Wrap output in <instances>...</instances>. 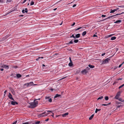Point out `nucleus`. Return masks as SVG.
<instances>
[{
	"mask_svg": "<svg viewBox=\"0 0 124 124\" xmlns=\"http://www.w3.org/2000/svg\"><path fill=\"white\" fill-rule=\"evenodd\" d=\"M82 28V27H79V28H77V29H75V30L76 31H77V30H79V29H81Z\"/></svg>",
	"mask_w": 124,
	"mask_h": 124,
	"instance_id": "2f4dec72",
	"label": "nucleus"
},
{
	"mask_svg": "<svg viewBox=\"0 0 124 124\" xmlns=\"http://www.w3.org/2000/svg\"><path fill=\"white\" fill-rule=\"evenodd\" d=\"M124 86H120L119 87V88L120 89L122 87Z\"/></svg>",
	"mask_w": 124,
	"mask_h": 124,
	"instance_id": "3c124183",
	"label": "nucleus"
},
{
	"mask_svg": "<svg viewBox=\"0 0 124 124\" xmlns=\"http://www.w3.org/2000/svg\"><path fill=\"white\" fill-rule=\"evenodd\" d=\"M120 95V94H119V93H117L115 97V99H118V98Z\"/></svg>",
	"mask_w": 124,
	"mask_h": 124,
	"instance_id": "9d476101",
	"label": "nucleus"
},
{
	"mask_svg": "<svg viewBox=\"0 0 124 124\" xmlns=\"http://www.w3.org/2000/svg\"><path fill=\"white\" fill-rule=\"evenodd\" d=\"M72 40H71V41H70V42H69V43H67V45H68L69 44H72L73 43V42L72 41Z\"/></svg>",
	"mask_w": 124,
	"mask_h": 124,
	"instance_id": "473e14b6",
	"label": "nucleus"
},
{
	"mask_svg": "<svg viewBox=\"0 0 124 124\" xmlns=\"http://www.w3.org/2000/svg\"><path fill=\"white\" fill-rule=\"evenodd\" d=\"M116 103L118 104H120L122 103L119 102H117Z\"/></svg>",
	"mask_w": 124,
	"mask_h": 124,
	"instance_id": "4c0bfd02",
	"label": "nucleus"
},
{
	"mask_svg": "<svg viewBox=\"0 0 124 124\" xmlns=\"http://www.w3.org/2000/svg\"><path fill=\"white\" fill-rule=\"evenodd\" d=\"M76 6V4H74V5L73 6V7H75Z\"/></svg>",
	"mask_w": 124,
	"mask_h": 124,
	"instance_id": "680f3d73",
	"label": "nucleus"
},
{
	"mask_svg": "<svg viewBox=\"0 0 124 124\" xmlns=\"http://www.w3.org/2000/svg\"><path fill=\"white\" fill-rule=\"evenodd\" d=\"M12 67V68H17L18 67L17 66H13V67Z\"/></svg>",
	"mask_w": 124,
	"mask_h": 124,
	"instance_id": "09e8293b",
	"label": "nucleus"
},
{
	"mask_svg": "<svg viewBox=\"0 0 124 124\" xmlns=\"http://www.w3.org/2000/svg\"><path fill=\"white\" fill-rule=\"evenodd\" d=\"M116 11V9H114L113 10H112L111 9H110V13H113L115 12Z\"/></svg>",
	"mask_w": 124,
	"mask_h": 124,
	"instance_id": "2eb2a0df",
	"label": "nucleus"
},
{
	"mask_svg": "<svg viewBox=\"0 0 124 124\" xmlns=\"http://www.w3.org/2000/svg\"><path fill=\"white\" fill-rule=\"evenodd\" d=\"M88 66L89 67L91 68H93L94 67V66L91 65V64H89Z\"/></svg>",
	"mask_w": 124,
	"mask_h": 124,
	"instance_id": "a211bd4d",
	"label": "nucleus"
},
{
	"mask_svg": "<svg viewBox=\"0 0 124 124\" xmlns=\"http://www.w3.org/2000/svg\"><path fill=\"white\" fill-rule=\"evenodd\" d=\"M88 72V71L86 69H84L81 71V73L83 74H86Z\"/></svg>",
	"mask_w": 124,
	"mask_h": 124,
	"instance_id": "0eeeda50",
	"label": "nucleus"
},
{
	"mask_svg": "<svg viewBox=\"0 0 124 124\" xmlns=\"http://www.w3.org/2000/svg\"><path fill=\"white\" fill-rule=\"evenodd\" d=\"M11 104L12 105H14L16 104L17 105L18 104V103L16 101H12L11 102Z\"/></svg>",
	"mask_w": 124,
	"mask_h": 124,
	"instance_id": "f8f14e48",
	"label": "nucleus"
},
{
	"mask_svg": "<svg viewBox=\"0 0 124 124\" xmlns=\"http://www.w3.org/2000/svg\"><path fill=\"white\" fill-rule=\"evenodd\" d=\"M118 100L120 101L123 102H124V100H123L121 98H118Z\"/></svg>",
	"mask_w": 124,
	"mask_h": 124,
	"instance_id": "6ab92c4d",
	"label": "nucleus"
},
{
	"mask_svg": "<svg viewBox=\"0 0 124 124\" xmlns=\"http://www.w3.org/2000/svg\"><path fill=\"white\" fill-rule=\"evenodd\" d=\"M48 114V113H46V111H45L44 113H43L41 114L42 117H43L44 116H46Z\"/></svg>",
	"mask_w": 124,
	"mask_h": 124,
	"instance_id": "1a4fd4ad",
	"label": "nucleus"
},
{
	"mask_svg": "<svg viewBox=\"0 0 124 124\" xmlns=\"http://www.w3.org/2000/svg\"><path fill=\"white\" fill-rule=\"evenodd\" d=\"M45 99L46 101H48L50 102H51L52 101V99L50 98V97H45Z\"/></svg>",
	"mask_w": 124,
	"mask_h": 124,
	"instance_id": "39448f33",
	"label": "nucleus"
},
{
	"mask_svg": "<svg viewBox=\"0 0 124 124\" xmlns=\"http://www.w3.org/2000/svg\"><path fill=\"white\" fill-rule=\"evenodd\" d=\"M75 24V23H73L71 25V26H73Z\"/></svg>",
	"mask_w": 124,
	"mask_h": 124,
	"instance_id": "6e6d98bb",
	"label": "nucleus"
},
{
	"mask_svg": "<svg viewBox=\"0 0 124 124\" xmlns=\"http://www.w3.org/2000/svg\"><path fill=\"white\" fill-rule=\"evenodd\" d=\"M40 122V121H38L36 122L35 123V124H39Z\"/></svg>",
	"mask_w": 124,
	"mask_h": 124,
	"instance_id": "72a5a7b5",
	"label": "nucleus"
},
{
	"mask_svg": "<svg viewBox=\"0 0 124 124\" xmlns=\"http://www.w3.org/2000/svg\"><path fill=\"white\" fill-rule=\"evenodd\" d=\"M47 112H52L51 111L48 110V111H47Z\"/></svg>",
	"mask_w": 124,
	"mask_h": 124,
	"instance_id": "4d7b16f0",
	"label": "nucleus"
},
{
	"mask_svg": "<svg viewBox=\"0 0 124 124\" xmlns=\"http://www.w3.org/2000/svg\"><path fill=\"white\" fill-rule=\"evenodd\" d=\"M97 37V35L95 34H94L93 36V37Z\"/></svg>",
	"mask_w": 124,
	"mask_h": 124,
	"instance_id": "8fccbe9b",
	"label": "nucleus"
},
{
	"mask_svg": "<svg viewBox=\"0 0 124 124\" xmlns=\"http://www.w3.org/2000/svg\"><path fill=\"white\" fill-rule=\"evenodd\" d=\"M69 59H70V62H72L71 60V58L70 57L69 58Z\"/></svg>",
	"mask_w": 124,
	"mask_h": 124,
	"instance_id": "37998d69",
	"label": "nucleus"
},
{
	"mask_svg": "<svg viewBox=\"0 0 124 124\" xmlns=\"http://www.w3.org/2000/svg\"><path fill=\"white\" fill-rule=\"evenodd\" d=\"M120 15V14H116V15H114V16H116L119 15Z\"/></svg>",
	"mask_w": 124,
	"mask_h": 124,
	"instance_id": "49530a36",
	"label": "nucleus"
},
{
	"mask_svg": "<svg viewBox=\"0 0 124 124\" xmlns=\"http://www.w3.org/2000/svg\"><path fill=\"white\" fill-rule=\"evenodd\" d=\"M103 96H101L100 97H99L98 99L97 100H98L99 99H101L103 98Z\"/></svg>",
	"mask_w": 124,
	"mask_h": 124,
	"instance_id": "c756f323",
	"label": "nucleus"
},
{
	"mask_svg": "<svg viewBox=\"0 0 124 124\" xmlns=\"http://www.w3.org/2000/svg\"><path fill=\"white\" fill-rule=\"evenodd\" d=\"M26 0H24L23 2V3L25 2L26 1Z\"/></svg>",
	"mask_w": 124,
	"mask_h": 124,
	"instance_id": "e2e57ef3",
	"label": "nucleus"
},
{
	"mask_svg": "<svg viewBox=\"0 0 124 124\" xmlns=\"http://www.w3.org/2000/svg\"><path fill=\"white\" fill-rule=\"evenodd\" d=\"M105 54V53H104L101 54L102 56H103Z\"/></svg>",
	"mask_w": 124,
	"mask_h": 124,
	"instance_id": "864d4df0",
	"label": "nucleus"
},
{
	"mask_svg": "<svg viewBox=\"0 0 124 124\" xmlns=\"http://www.w3.org/2000/svg\"><path fill=\"white\" fill-rule=\"evenodd\" d=\"M116 37H113L111 38V40H114L115 39H116Z\"/></svg>",
	"mask_w": 124,
	"mask_h": 124,
	"instance_id": "a878e982",
	"label": "nucleus"
},
{
	"mask_svg": "<svg viewBox=\"0 0 124 124\" xmlns=\"http://www.w3.org/2000/svg\"><path fill=\"white\" fill-rule=\"evenodd\" d=\"M40 58H41L43 59V57H38V58H37V59H36V60L37 61H38V60H39V59H40Z\"/></svg>",
	"mask_w": 124,
	"mask_h": 124,
	"instance_id": "7c9ffc66",
	"label": "nucleus"
},
{
	"mask_svg": "<svg viewBox=\"0 0 124 124\" xmlns=\"http://www.w3.org/2000/svg\"><path fill=\"white\" fill-rule=\"evenodd\" d=\"M118 7H119L122 8H124V6H118Z\"/></svg>",
	"mask_w": 124,
	"mask_h": 124,
	"instance_id": "58836bf2",
	"label": "nucleus"
},
{
	"mask_svg": "<svg viewBox=\"0 0 124 124\" xmlns=\"http://www.w3.org/2000/svg\"><path fill=\"white\" fill-rule=\"evenodd\" d=\"M114 34H111V35H109V37H111V36H112L113 35H114Z\"/></svg>",
	"mask_w": 124,
	"mask_h": 124,
	"instance_id": "69168bd1",
	"label": "nucleus"
},
{
	"mask_svg": "<svg viewBox=\"0 0 124 124\" xmlns=\"http://www.w3.org/2000/svg\"><path fill=\"white\" fill-rule=\"evenodd\" d=\"M122 65H123V64H121L120 65H119V66L118 67H119V68H120V67Z\"/></svg>",
	"mask_w": 124,
	"mask_h": 124,
	"instance_id": "c03bdc74",
	"label": "nucleus"
},
{
	"mask_svg": "<svg viewBox=\"0 0 124 124\" xmlns=\"http://www.w3.org/2000/svg\"><path fill=\"white\" fill-rule=\"evenodd\" d=\"M11 0H7V2H10L11 1Z\"/></svg>",
	"mask_w": 124,
	"mask_h": 124,
	"instance_id": "13d9d810",
	"label": "nucleus"
},
{
	"mask_svg": "<svg viewBox=\"0 0 124 124\" xmlns=\"http://www.w3.org/2000/svg\"><path fill=\"white\" fill-rule=\"evenodd\" d=\"M60 96V95L57 94L55 95L54 97V98H57V97Z\"/></svg>",
	"mask_w": 124,
	"mask_h": 124,
	"instance_id": "5701e85b",
	"label": "nucleus"
},
{
	"mask_svg": "<svg viewBox=\"0 0 124 124\" xmlns=\"http://www.w3.org/2000/svg\"><path fill=\"white\" fill-rule=\"evenodd\" d=\"M22 12L23 13H24L25 12V11H24V9H23L22 10Z\"/></svg>",
	"mask_w": 124,
	"mask_h": 124,
	"instance_id": "de8ad7c7",
	"label": "nucleus"
},
{
	"mask_svg": "<svg viewBox=\"0 0 124 124\" xmlns=\"http://www.w3.org/2000/svg\"><path fill=\"white\" fill-rule=\"evenodd\" d=\"M51 116L53 117H54V113H52V115H51Z\"/></svg>",
	"mask_w": 124,
	"mask_h": 124,
	"instance_id": "338daca9",
	"label": "nucleus"
},
{
	"mask_svg": "<svg viewBox=\"0 0 124 124\" xmlns=\"http://www.w3.org/2000/svg\"><path fill=\"white\" fill-rule=\"evenodd\" d=\"M101 110V109H98L96 108L95 111V113H97L98 111H100Z\"/></svg>",
	"mask_w": 124,
	"mask_h": 124,
	"instance_id": "393cba45",
	"label": "nucleus"
},
{
	"mask_svg": "<svg viewBox=\"0 0 124 124\" xmlns=\"http://www.w3.org/2000/svg\"><path fill=\"white\" fill-rule=\"evenodd\" d=\"M80 36V34H77V35H76L75 36V38H79Z\"/></svg>",
	"mask_w": 124,
	"mask_h": 124,
	"instance_id": "dca6fc26",
	"label": "nucleus"
},
{
	"mask_svg": "<svg viewBox=\"0 0 124 124\" xmlns=\"http://www.w3.org/2000/svg\"><path fill=\"white\" fill-rule=\"evenodd\" d=\"M69 114V113L68 112H67L65 113L64 114H62L61 115L63 117H65L66 116H67Z\"/></svg>",
	"mask_w": 124,
	"mask_h": 124,
	"instance_id": "4468645a",
	"label": "nucleus"
},
{
	"mask_svg": "<svg viewBox=\"0 0 124 124\" xmlns=\"http://www.w3.org/2000/svg\"><path fill=\"white\" fill-rule=\"evenodd\" d=\"M94 116V114H93L91 115V116L89 118V120H91L92 118H93V116Z\"/></svg>",
	"mask_w": 124,
	"mask_h": 124,
	"instance_id": "4be33fe9",
	"label": "nucleus"
},
{
	"mask_svg": "<svg viewBox=\"0 0 124 124\" xmlns=\"http://www.w3.org/2000/svg\"><path fill=\"white\" fill-rule=\"evenodd\" d=\"M8 96L10 99L12 100L13 101H14V99L13 98L12 95L10 93H9Z\"/></svg>",
	"mask_w": 124,
	"mask_h": 124,
	"instance_id": "423d86ee",
	"label": "nucleus"
},
{
	"mask_svg": "<svg viewBox=\"0 0 124 124\" xmlns=\"http://www.w3.org/2000/svg\"><path fill=\"white\" fill-rule=\"evenodd\" d=\"M14 11V10L11 11L10 12H9V13H7V14H8L9 13H10L12 12V11Z\"/></svg>",
	"mask_w": 124,
	"mask_h": 124,
	"instance_id": "bf43d9fd",
	"label": "nucleus"
},
{
	"mask_svg": "<svg viewBox=\"0 0 124 124\" xmlns=\"http://www.w3.org/2000/svg\"><path fill=\"white\" fill-rule=\"evenodd\" d=\"M121 22V20H118L116 21L115 22H114V23H118Z\"/></svg>",
	"mask_w": 124,
	"mask_h": 124,
	"instance_id": "b1692460",
	"label": "nucleus"
},
{
	"mask_svg": "<svg viewBox=\"0 0 124 124\" xmlns=\"http://www.w3.org/2000/svg\"><path fill=\"white\" fill-rule=\"evenodd\" d=\"M34 2L33 1H31L30 3V5H33L34 4Z\"/></svg>",
	"mask_w": 124,
	"mask_h": 124,
	"instance_id": "c85d7f7f",
	"label": "nucleus"
},
{
	"mask_svg": "<svg viewBox=\"0 0 124 124\" xmlns=\"http://www.w3.org/2000/svg\"><path fill=\"white\" fill-rule=\"evenodd\" d=\"M36 84H34L33 82H31L29 83L25 84L24 85H36Z\"/></svg>",
	"mask_w": 124,
	"mask_h": 124,
	"instance_id": "7ed1b4c3",
	"label": "nucleus"
},
{
	"mask_svg": "<svg viewBox=\"0 0 124 124\" xmlns=\"http://www.w3.org/2000/svg\"><path fill=\"white\" fill-rule=\"evenodd\" d=\"M1 67L3 68H4L7 69H8L9 68L8 66L6 65H3L1 66Z\"/></svg>",
	"mask_w": 124,
	"mask_h": 124,
	"instance_id": "ddd939ff",
	"label": "nucleus"
},
{
	"mask_svg": "<svg viewBox=\"0 0 124 124\" xmlns=\"http://www.w3.org/2000/svg\"><path fill=\"white\" fill-rule=\"evenodd\" d=\"M49 120V119L48 118L47 119H46V120H45V121H48Z\"/></svg>",
	"mask_w": 124,
	"mask_h": 124,
	"instance_id": "052dcab7",
	"label": "nucleus"
},
{
	"mask_svg": "<svg viewBox=\"0 0 124 124\" xmlns=\"http://www.w3.org/2000/svg\"><path fill=\"white\" fill-rule=\"evenodd\" d=\"M17 122V121H16L15 122L13 123L12 124H16Z\"/></svg>",
	"mask_w": 124,
	"mask_h": 124,
	"instance_id": "a19ab883",
	"label": "nucleus"
},
{
	"mask_svg": "<svg viewBox=\"0 0 124 124\" xmlns=\"http://www.w3.org/2000/svg\"><path fill=\"white\" fill-rule=\"evenodd\" d=\"M86 31H84L83 32L82 34V35L83 36H84L86 35Z\"/></svg>",
	"mask_w": 124,
	"mask_h": 124,
	"instance_id": "aec40b11",
	"label": "nucleus"
},
{
	"mask_svg": "<svg viewBox=\"0 0 124 124\" xmlns=\"http://www.w3.org/2000/svg\"><path fill=\"white\" fill-rule=\"evenodd\" d=\"M122 105H119V106H117V108H119L120 107H122Z\"/></svg>",
	"mask_w": 124,
	"mask_h": 124,
	"instance_id": "e433bc0d",
	"label": "nucleus"
},
{
	"mask_svg": "<svg viewBox=\"0 0 124 124\" xmlns=\"http://www.w3.org/2000/svg\"><path fill=\"white\" fill-rule=\"evenodd\" d=\"M72 37L75 39V37L73 34H72V36L70 37V38H71Z\"/></svg>",
	"mask_w": 124,
	"mask_h": 124,
	"instance_id": "c9c22d12",
	"label": "nucleus"
},
{
	"mask_svg": "<svg viewBox=\"0 0 124 124\" xmlns=\"http://www.w3.org/2000/svg\"><path fill=\"white\" fill-rule=\"evenodd\" d=\"M38 116L39 117H42V115H41V114H39Z\"/></svg>",
	"mask_w": 124,
	"mask_h": 124,
	"instance_id": "a18cd8bd",
	"label": "nucleus"
},
{
	"mask_svg": "<svg viewBox=\"0 0 124 124\" xmlns=\"http://www.w3.org/2000/svg\"><path fill=\"white\" fill-rule=\"evenodd\" d=\"M78 41V39H75L74 40V42L75 43H77Z\"/></svg>",
	"mask_w": 124,
	"mask_h": 124,
	"instance_id": "cd10ccee",
	"label": "nucleus"
},
{
	"mask_svg": "<svg viewBox=\"0 0 124 124\" xmlns=\"http://www.w3.org/2000/svg\"><path fill=\"white\" fill-rule=\"evenodd\" d=\"M8 37V36H6L3 38H2L1 39V40H0V42H1L2 41H3L6 40L7 38Z\"/></svg>",
	"mask_w": 124,
	"mask_h": 124,
	"instance_id": "6e6552de",
	"label": "nucleus"
},
{
	"mask_svg": "<svg viewBox=\"0 0 124 124\" xmlns=\"http://www.w3.org/2000/svg\"><path fill=\"white\" fill-rule=\"evenodd\" d=\"M114 16H109V17H108L107 18H105L104 19H102V20H100V21H99V22H100V21H103L104 20H105L106 19H110V18H112V17Z\"/></svg>",
	"mask_w": 124,
	"mask_h": 124,
	"instance_id": "9b49d317",
	"label": "nucleus"
},
{
	"mask_svg": "<svg viewBox=\"0 0 124 124\" xmlns=\"http://www.w3.org/2000/svg\"><path fill=\"white\" fill-rule=\"evenodd\" d=\"M29 123L28 122H26L24 123H23L22 124H28Z\"/></svg>",
	"mask_w": 124,
	"mask_h": 124,
	"instance_id": "ea45409f",
	"label": "nucleus"
},
{
	"mask_svg": "<svg viewBox=\"0 0 124 124\" xmlns=\"http://www.w3.org/2000/svg\"><path fill=\"white\" fill-rule=\"evenodd\" d=\"M16 76L18 78H20L22 76L20 74H16Z\"/></svg>",
	"mask_w": 124,
	"mask_h": 124,
	"instance_id": "f3484780",
	"label": "nucleus"
},
{
	"mask_svg": "<svg viewBox=\"0 0 124 124\" xmlns=\"http://www.w3.org/2000/svg\"><path fill=\"white\" fill-rule=\"evenodd\" d=\"M122 91H119L118 92H117L118 93H119V94H120V93H122Z\"/></svg>",
	"mask_w": 124,
	"mask_h": 124,
	"instance_id": "5fc2aeb1",
	"label": "nucleus"
},
{
	"mask_svg": "<svg viewBox=\"0 0 124 124\" xmlns=\"http://www.w3.org/2000/svg\"><path fill=\"white\" fill-rule=\"evenodd\" d=\"M122 79V78H119L118 79H117V80H121Z\"/></svg>",
	"mask_w": 124,
	"mask_h": 124,
	"instance_id": "0e129e2a",
	"label": "nucleus"
},
{
	"mask_svg": "<svg viewBox=\"0 0 124 124\" xmlns=\"http://www.w3.org/2000/svg\"><path fill=\"white\" fill-rule=\"evenodd\" d=\"M57 86V87L56 88L53 89L52 88H51L50 89H49V90H50L52 91H53L54 90L56 91L57 90H59L60 89V86H59V87H57V86Z\"/></svg>",
	"mask_w": 124,
	"mask_h": 124,
	"instance_id": "20e7f679",
	"label": "nucleus"
},
{
	"mask_svg": "<svg viewBox=\"0 0 124 124\" xmlns=\"http://www.w3.org/2000/svg\"><path fill=\"white\" fill-rule=\"evenodd\" d=\"M105 99L107 101L108 99V97L107 96H105Z\"/></svg>",
	"mask_w": 124,
	"mask_h": 124,
	"instance_id": "bb28decb",
	"label": "nucleus"
},
{
	"mask_svg": "<svg viewBox=\"0 0 124 124\" xmlns=\"http://www.w3.org/2000/svg\"><path fill=\"white\" fill-rule=\"evenodd\" d=\"M0 70L2 71H3L4 70V69H0Z\"/></svg>",
	"mask_w": 124,
	"mask_h": 124,
	"instance_id": "774afa93",
	"label": "nucleus"
},
{
	"mask_svg": "<svg viewBox=\"0 0 124 124\" xmlns=\"http://www.w3.org/2000/svg\"><path fill=\"white\" fill-rule=\"evenodd\" d=\"M106 16L105 15H102L101 16L102 17H105Z\"/></svg>",
	"mask_w": 124,
	"mask_h": 124,
	"instance_id": "603ef678",
	"label": "nucleus"
},
{
	"mask_svg": "<svg viewBox=\"0 0 124 124\" xmlns=\"http://www.w3.org/2000/svg\"><path fill=\"white\" fill-rule=\"evenodd\" d=\"M108 105V104H102L101 105L102 106H106Z\"/></svg>",
	"mask_w": 124,
	"mask_h": 124,
	"instance_id": "79ce46f5",
	"label": "nucleus"
},
{
	"mask_svg": "<svg viewBox=\"0 0 124 124\" xmlns=\"http://www.w3.org/2000/svg\"><path fill=\"white\" fill-rule=\"evenodd\" d=\"M38 103V101L34 100L33 102H32L30 103V107L31 108H34L36 106Z\"/></svg>",
	"mask_w": 124,
	"mask_h": 124,
	"instance_id": "f257e3e1",
	"label": "nucleus"
},
{
	"mask_svg": "<svg viewBox=\"0 0 124 124\" xmlns=\"http://www.w3.org/2000/svg\"><path fill=\"white\" fill-rule=\"evenodd\" d=\"M25 12L26 13H27L28 12V9L27 8H25Z\"/></svg>",
	"mask_w": 124,
	"mask_h": 124,
	"instance_id": "f704fd0d",
	"label": "nucleus"
},
{
	"mask_svg": "<svg viewBox=\"0 0 124 124\" xmlns=\"http://www.w3.org/2000/svg\"><path fill=\"white\" fill-rule=\"evenodd\" d=\"M110 59L109 58H107L106 59H105L104 60L102 61V62L101 64H105L106 63H108V61H110Z\"/></svg>",
	"mask_w": 124,
	"mask_h": 124,
	"instance_id": "f03ea898",
	"label": "nucleus"
},
{
	"mask_svg": "<svg viewBox=\"0 0 124 124\" xmlns=\"http://www.w3.org/2000/svg\"><path fill=\"white\" fill-rule=\"evenodd\" d=\"M73 65V64L72 63V62H70L69 63V65L70 67H71Z\"/></svg>",
	"mask_w": 124,
	"mask_h": 124,
	"instance_id": "412c9836",
	"label": "nucleus"
}]
</instances>
